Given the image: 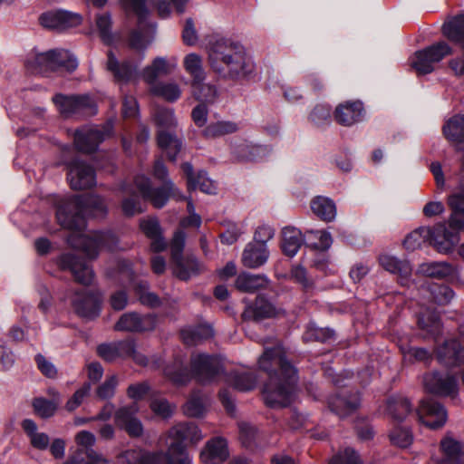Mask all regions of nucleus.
<instances>
[{
	"label": "nucleus",
	"mask_w": 464,
	"mask_h": 464,
	"mask_svg": "<svg viewBox=\"0 0 464 464\" xmlns=\"http://www.w3.org/2000/svg\"><path fill=\"white\" fill-rule=\"evenodd\" d=\"M107 208L103 199L96 195H83L63 199L56 211L60 225L72 233L68 237V243L74 248H82L91 259L96 258L102 249L114 250L118 239L110 232H93L82 234L85 227V214L103 217Z\"/></svg>",
	"instance_id": "f257e3e1"
},
{
	"label": "nucleus",
	"mask_w": 464,
	"mask_h": 464,
	"mask_svg": "<svg viewBox=\"0 0 464 464\" xmlns=\"http://www.w3.org/2000/svg\"><path fill=\"white\" fill-rule=\"evenodd\" d=\"M271 343L273 347H265L257 362L259 369L268 374L263 395L270 407H285L295 395L296 370L287 361L282 345L277 342Z\"/></svg>",
	"instance_id": "f03ea898"
},
{
	"label": "nucleus",
	"mask_w": 464,
	"mask_h": 464,
	"mask_svg": "<svg viewBox=\"0 0 464 464\" xmlns=\"http://www.w3.org/2000/svg\"><path fill=\"white\" fill-rule=\"evenodd\" d=\"M203 439L199 428L194 422H182L173 426L166 437V453L150 452L141 449L125 450L120 455L121 464H190L185 450L188 444H197Z\"/></svg>",
	"instance_id": "7ed1b4c3"
},
{
	"label": "nucleus",
	"mask_w": 464,
	"mask_h": 464,
	"mask_svg": "<svg viewBox=\"0 0 464 464\" xmlns=\"http://www.w3.org/2000/svg\"><path fill=\"white\" fill-rule=\"evenodd\" d=\"M208 63L216 73L231 80L247 79L256 68L244 46L228 39H219L212 44Z\"/></svg>",
	"instance_id": "20e7f679"
},
{
	"label": "nucleus",
	"mask_w": 464,
	"mask_h": 464,
	"mask_svg": "<svg viewBox=\"0 0 464 464\" xmlns=\"http://www.w3.org/2000/svg\"><path fill=\"white\" fill-rule=\"evenodd\" d=\"M153 3V0H121L123 8L138 17V28L130 37V47L138 51H143L150 44L155 32V25L146 22L149 6Z\"/></svg>",
	"instance_id": "39448f33"
},
{
	"label": "nucleus",
	"mask_w": 464,
	"mask_h": 464,
	"mask_svg": "<svg viewBox=\"0 0 464 464\" xmlns=\"http://www.w3.org/2000/svg\"><path fill=\"white\" fill-rule=\"evenodd\" d=\"M25 65L34 73H47L59 69L72 72L78 67V61L69 51L60 49L32 54Z\"/></svg>",
	"instance_id": "423d86ee"
},
{
	"label": "nucleus",
	"mask_w": 464,
	"mask_h": 464,
	"mask_svg": "<svg viewBox=\"0 0 464 464\" xmlns=\"http://www.w3.org/2000/svg\"><path fill=\"white\" fill-rule=\"evenodd\" d=\"M154 121L160 129L157 138L159 147L166 152L169 160H176L182 142L175 135L166 131L177 125L174 111L170 109L159 108L154 112Z\"/></svg>",
	"instance_id": "0eeeda50"
},
{
	"label": "nucleus",
	"mask_w": 464,
	"mask_h": 464,
	"mask_svg": "<svg viewBox=\"0 0 464 464\" xmlns=\"http://www.w3.org/2000/svg\"><path fill=\"white\" fill-rule=\"evenodd\" d=\"M134 185L142 197L150 200L157 208L164 207L169 198L178 201L185 199V196L171 180H167L161 188L152 189L150 179L144 175H139L135 178Z\"/></svg>",
	"instance_id": "6e6552de"
},
{
	"label": "nucleus",
	"mask_w": 464,
	"mask_h": 464,
	"mask_svg": "<svg viewBox=\"0 0 464 464\" xmlns=\"http://www.w3.org/2000/svg\"><path fill=\"white\" fill-rule=\"evenodd\" d=\"M184 246L185 234L182 231L176 232L170 244L171 256L175 263L174 274L182 280H188L201 271V265L194 257L183 259Z\"/></svg>",
	"instance_id": "1a4fd4ad"
},
{
	"label": "nucleus",
	"mask_w": 464,
	"mask_h": 464,
	"mask_svg": "<svg viewBox=\"0 0 464 464\" xmlns=\"http://www.w3.org/2000/svg\"><path fill=\"white\" fill-rule=\"evenodd\" d=\"M112 123L108 121L103 126H85L76 130L74 144L78 150L91 153L99 144L112 134Z\"/></svg>",
	"instance_id": "9d476101"
},
{
	"label": "nucleus",
	"mask_w": 464,
	"mask_h": 464,
	"mask_svg": "<svg viewBox=\"0 0 464 464\" xmlns=\"http://www.w3.org/2000/svg\"><path fill=\"white\" fill-rule=\"evenodd\" d=\"M190 363L195 377L203 384L215 382L223 372L221 360L216 355L194 354L191 356Z\"/></svg>",
	"instance_id": "9b49d317"
},
{
	"label": "nucleus",
	"mask_w": 464,
	"mask_h": 464,
	"mask_svg": "<svg viewBox=\"0 0 464 464\" xmlns=\"http://www.w3.org/2000/svg\"><path fill=\"white\" fill-rule=\"evenodd\" d=\"M76 443L84 448L79 450L63 464H108V461L91 448L95 444L96 438L88 430H82L75 435Z\"/></svg>",
	"instance_id": "f8f14e48"
},
{
	"label": "nucleus",
	"mask_w": 464,
	"mask_h": 464,
	"mask_svg": "<svg viewBox=\"0 0 464 464\" xmlns=\"http://www.w3.org/2000/svg\"><path fill=\"white\" fill-rule=\"evenodd\" d=\"M53 101L64 117L77 114L91 115L95 112L94 102L87 94L79 96L57 94Z\"/></svg>",
	"instance_id": "ddd939ff"
},
{
	"label": "nucleus",
	"mask_w": 464,
	"mask_h": 464,
	"mask_svg": "<svg viewBox=\"0 0 464 464\" xmlns=\"http://www.w3.org/2000/svg\"><path fill=\"white\" fill-rule=\"evenodd\" d=\"M121 280L134 289L140 302L150 307H157L160 304V298L149 291V285L146 281L137 280L130 265L124 264L120 269Z\"/></svg>",
	"instance_id": "4468645a"
},
{
	"label": "nucleus",
	"mask_w": 464,
	"mask_h": 464,
	"mask_svg": "<svg viewBox=\"0 0 464 464\" xmlns=\"http://www.w3.org/2000/svg\"><path fill=\"white\" fill-rule=\"evenodd\" d=\"M157 326V317L148 314L140 315L135 312L123 314L114 325L116 331L121 332H150Z\"/></svg>",
	"instance_id": "2eb2a0df"
},
{
	"label": "nucleus",
	"mask_w": 464,
	"mask_h": 464,
	"mask_svg": "<svg viewBox=\"0 0 464 464\" xmlns=\"http://www.w3.org/2000/svg\"><path fill=\"white\" fill-rule=\"evenodd\" d=\"M40 24L49 29L65 30L78 26L82 18L77 13L66 10H50L42 14L39 17Z\"/></svg>",
	"instance_id": "dca6fc26"
},
{
	"label": "nucleus",
	"mask_w": 464,
	"mask_h": 464,
	"mask_svg": "<svg viewBox=\"0 0 464 464\" xmlns=\"http://www.w3.org/2000/svg\"><path fill=\"white\" fill-rule=\"evenodd\" d=\"M449 230L444 223L437 224L431 230V234L429 237V242L440 253L450 252L459 242V232L461 229L453 227L449 220Z\"/></svg>",
	"instance_id": "f3484780"
},
{
	"label": "nucleus",
	"mask_w": 464,
	"mask_h": 464,
	"mask_svg": "<svg viewBox=\"0 0 464 464\" xmlns=\"http://www.w3.org/2000/svg\"><path fill=\"white\" fill-rule=\"evenodd\" d=\"M144 58V54L139 55L137 62L130 60L119 63L112 52L108 53L107 69L113 74L115 80L121 82H135L139 78V64Z\"/></svg>",
	"instance_id": "a211bd4d"
},
{
	"label": "nucleus",
	"mask_w": 464,
	"mask_h": 464,
	"mask_svg": "<svg viewBox=\"0 0 464 464\" xmlns=\"http://www.w3.org/2000/svg\"><path fill=\"white\" fill-rule=\"evenodd\" d=\"M423 383L430 393L452 397L458 393L457 379L450 373H428L423 378Z\"/></svg>",
	"instance_id": "6ab92c4d"
},
{
	"label": "nucleus",
	"mask_w": 464,
	"mask_h": 464,
	"mask_svg": "<svg viewBox=\"0 0 464 464\" xmlns=\"http://www.w3.org/2000/svg\"><path fill=\"white\" fill-rule=\"evenodd\" d=\"M419 420L430 429L443 426L447 420V411L442 405L432 400H423L417 410Z\"/></svg>",
	"instance_id": "aec40b11"
},
{
	"label": "nucleus",
	"mask_w": 464,
	"mask_h": 464,
	"mask_svg": "<svg viewBox=\"0 0 464 464\" xmlns=\"http://www.w3.org/2000/svg\"><path fill=\"white\" fill-rule=\"evenodd\" d=\"M71 304L78 315L92 319L100 314L101 297L85 291L75 292L71 296Z\"/></svg>",
	"instance_id": "412c9836"
},
{
	"label": "nucleus",
	"mask_w": 464,
	"mask_h": 464,
	"mask_svg": "<svg viewBox=\"0 0 464 464\" xmlns=\"http://www.w3.org/2000/svg\"><path fill=\"white\" fill-rule=\"evenodd\" d=\"M284 314L281 308L263 296H257L253 304H247L242 314L245 321H260L273 318Z\"/></svg>",
	"instance_id": "4be33fe9"
},
{
	"label": "nucleus",
	"mask_w": 464,
	"mask_h": 464,
	"mask_svg": "<svg viewBox=\"0 0 464 464\" xmlns=\"http://www.w3.org/2000/svg\"><path fill=\"white\" fill-rule=\"evenodd\" d=\"M68 179L73 189H85L95 184V173L90 165L76 160L70 165Z\"/></svg>",
	"instance_id": "5701e85b"
},
{
	"label": "nucleus",
	"mask_w": 464,
	"mask_h": 464,
	"mask_svg": "<svg viewBox=\"0 0 464 464\" xmlns=\"http://www.w3.org/2000/svg\"><path fill=\"white\" fill-rule=\"evenodd\" d=\"M60 263L63 269L72 272L78 283L88 285L92 282L93 270L82 258L72 254H65L62 256Z\"/></svg>",
	"instance_id": "b1692460"
},
{
	"label": "nucleus",
	"mask_w": 464,
	"mask_h": 464,
	"mask_svg": "<svg viewBox=\"0 0 464 464\" xmlns=\"http://www.w3.org/2000/svg\"><path fill=\"white\" fill-rule=\"evenodd\" d=\"M177 68V60L171 58L168 60L165 57H156L152 63L146 66L142 72L141 76L143 81L150 86L159 82L158 78L170 74Z\"/></svg>",
	"instance_id": "393cba45"
},
{
	"label": "nucleus",
	"mask_w": 464,
	"mask_h": 464,
	"mask_svg": "<svg viewBox=\"0 0 464 464\" xmlns=\"http://www.w3.org/2000/svg\"><path fill=\"white\" fill-rule=\"evenodd\" d=\"M381 266L388 272L396 275L402 285L411 282L412 268L406 260L398 259L391 255H382L379 258Z\"/></svg>",
	"instance_id": "a878e982"
},
{
	"label": "nucleus",
	"mask_w": 464,
	"mask_h": 464,
	"mask_svg": "<svg viewBox=\"0 0 464 464\" xmlns=\"http://www.w3.org/2000/svg\"><path fill=\"white\" fill-rule=\"evenodd\" d=\"M449 206L452 209L450 224L457 229L464 228V176L460 179L458 187L449 197Z\"/></svg>",
	"instance_id": "bb28decb"
},
{
	"label": "nucleus",
	"mask_w": 464,
	"mask_h": 464,
	"mask_svg": "<svg viewBox=\"0 0 464 464\" xmlns=\"http://www.w3.org/2000/svg\"><path fill=\"white\" fill-rule=\"evenodd\" d=\"M182 169L186 174L188 188L189 190L199 189L206 194H215L217 188L214 182L208 178L207 173L198 171L197 174L193 172L192 165L188 162L182 164Z\"/></svg>",
	"instance_id": "cd10ccee"
},
{
	"label": "nucleus",
	"mask_w": 464,
	"mask_h": 464,
	"mask_svg": "<svg viewBox=\"0 0 464 464\" xmlns=\"http://www.w3.org/2000/svg\"><path fill=\"white\" fill-rule=\"evenodd\" d=\"M335 120L342 125L351 126L363 117V106L361 102H346L335 109Z\"/></svg>",
	"instance_id": "c85d7f7f"
},
{
	"label": "nucleus",
	"mask_w": 464,
	"mask_h": 464,
	"mask_svg": "<svg viewBox=\"0 0 464 464\" xmlns=\"http://www.w3.org/2000/svg\"><path fill=\"white\" fill-rule=\"evenodd\" d=\"M228 457L227 441L221 438L210 440L201 451L200 458L205 464H218Z\"/></svg>",
	"instance_id": "c756f323"
},
{
	"label": "nucleus",
	"mask_w": 464,
	"mask_h": 464,
	"mask_svg": "<svg viewBox=\"0 0 464 464\" xmlns=\"http://www.w3.org/2000/svg\"><path fill=\"white\" fill-rule=\"evenodd\" d=\"M269 257L267 246L248 243L242 253V263L248 268H257L266 263Z\"/></svg>",
	"instance_id": "7c9ffc66"
},
{
	"label": "nucleus",
	"mask_w": 464,
	"mask_h": 464,
	"mask_svg": "<svg viewBox=\"0 0 464 464\" xmlns=\"http://www.w3.org/2000/svg\"><path fill=\"white\" fill-rule=\"evenodd\" d=\"M443 459L436 464H464V445L451 437H446L440 441Z\"/></svg>",
	"instance_id": "2f4dec72"
},
{
	"label": "nucleus",
	"mask_w": 464,
	"mask_h": 464,
	"mask_svg": "<svg viewBox=\"0 0 464 464\" xmlns=\"http://www.w3.org/2000/svg\"><path fill=\"white\" fill-rule=\"evenodd\" d=\"M98 354L105 361L112 362L133 353V342L125 340L111 343H102L97 348Z\"/></svg>",
	"instance_id": "473e14b6"
},
{
	"label": "nucleus",
	"mask_w": 464,
	"mask_h": 464,
	"mask_svg": "<svg viewBox=\"0 0 464 464\" xmlns=\"http://www.w3.org/2000/svg\"><path fill=\"white\" fill-rule=\"evenodd\" d=\"M360 404V397L358 393H351L349 395L333 396L328 401L329 408L340 418H343L355 411Z\"/></svg>",
	"instance_id": "72a5a7b5"
},
{
	"label": "nucleus",
	"mask_w": 464,
	"mask_h": 464,
	"mask_svg": "<svg viewBox=\"0 0 464 464\" xmlns=\"http://www.w3.org/2000/svg\"><path fill=\"white\" fill-rule=\"evenodd\" d=\"M142 232L151 240L150 248L154 252L163 251L167 243L161 237V229L156 218L142 219L140 223Z\"/></svg>",
	"instance_id": "f704fd0d"
},
{
	"label": "nucleus",
	"mask_w": 464,
	"mask_h": 464,
	"mask_svg": "<svg viewBox=\"0 0 464 464\" xmlns=\"http://www.w3.org/2000/svg\"><path fill=\"white\" fill-rule=\"evenodd\" d=\"M304 241L302 232L293 227H286L282 230V251L285 256H295Z\"/></svg>",
	"instance_id": "c9c22d12"
},
{
	"label": "nucleus",
	"mask_w": 464,
	"mask_h": 464,
	"mask_svg": "<svg viewBox=\"0 0 464 464\" xmlns=\"http://www.w3.org/2000/svg\"><path fill=\"white\" fill-rule=\"evenodd\" d=\"M21 427L29 439L30 444L34 449L45 450L49 448L50 438L48 434L40 432L37 424L31 419H25L22 421Z\"/></svg>",
	"instance_id": "e433bc0d"
},
{
	"label": "nucleus",
	"mask_w": 464,
	"mask_h": 464,
	"mask_svg": "<svg viewBox=\"0 0 464 464\" xmlns=\"http://www.w3.org/2000/svg\"><path fill=\"white\" fill-rule=\"evenodd\" d=\"M165 377L176 385H183L190 380V372L185 366L184 360L177 357L163 370Z\"/></svg>",
	"instance_id": "4c0bfd02"
},
{
	"label": "nucleus",
	"mask_w": 464,
	"mask_h": 464,
	"mask_svg": "<svg viewBox=\"0 0 464 464\" xmlns=\"http://www.w3.org/2000/svg\"><path fill=\"white\" fill-rule=\"evenodd\" d=\"M311 208L314 215L324 221L331 222L335 219L336 205L327 197L318 196L311 201Z\"/></svg>",
	"instance_id": "58836bf2"
},
{
	"label": "nucleus",
	"mask_w": 464,
	"mask_h": 464,
	"mask_svg": "<svg viewBox=\"0 0 464 464\" xmlns=\"http://www.w3.org/2000/svg\"><path fill=\"white\" fill-rule=\"evenodd\" d=\"M268 279L264 275L242 273L237 277L235 285L239 291L253 293L266 287Z\"/></svg>",
	"instance_id": "ea45409f"
},
{
	"label": "nucleus",
	"mask_w": 464,
	"mask_h": 464,
	"mask_svg": "<svg viewBox=\"0 0 464 464\" xmlns=\"http://www.w3.org/2000/svg\"><path fill=\"white\" fill-rule=\"evenodd\" d=\"M417 273L434 278H445L455 273V268L447 262H425L419 266Z\"/></svg>",
	"instance_id": "a19ab883"
},
{
	"label": "nucleus",
	"mask_w": 464,
	"mask_h": 464,
	"mask_svg": "<svg viewBox=\"0 0 464 464\" xmlns=\"http://www.w3.org/2000/svg\"><path fill=\"white\" fill-rule=\"evenodd\" d=\"M151 95L160 97L169 102H174L181 96V89L174 82H159L149 86Z\"/></svg>",
	"instance_id": "79ce46f5"
},
{
	"label": "nucleus",
	"mask_w": 464,
	"mask_h": 464,
	"mask_svg": "<svg viewBox=\"0 0 464 464\" xmlns=\"http://www.w3.org/2000/svg\"><path fill=\"white\" fill-rule=\"evenodd\" d=\"M121 191L123 196L121 209L124 215L131 217L143 211L139 197L134 193L131 185H122Z\"/></svg>",
	"instance_id": "37998d69"
},
{
	"label": "nucleus",
	"mask_w": 464,
	"mask_h": 464,
	"mask_svg": "<svg viewBox=\"0 0 464 464\" xmlns=\"http://www.w3.org/2000/svg\"><path fill=\"white\" fill-rule=\"evenodd\" d=\"M445 137L457 145L464 142V115H455L443 126Z\"/></svg>",
	"instance_id": "c03bdc74"
},
{
	"label": "nucleus",
	"mask_w": 464,
	"mask_h": 464,
	"mask_svg": "<svg viewBox=\"0 0 464 464\" xmlns=\"http://www.w3.org/2000/svg\"><path fill=\"white\" fill-rule=\"evenodd\" d=\"M439 360L450 366L459 365L463 362L464 349L459 348L455 341L445 343V346L438 352Z\"/></svg>",
	"instance_id": "a18cd8bd"
},
{
	"label": "nucleus",
	"mask_w": 464,
	"mask_h": 464,
	"mask_svg": "<svg viewBox=\"0 0 464 464\" xmlns=\"http://www.w3.org/2000/svg\"><path fill=\"white\" fill-rule=\"evenodd\" d=\"M238 125L232 121H218L208 124L202 131L207 139L219 138L224 135L232 134L238 130Z\"/></svg>",
	"instance_id": "49530a36"
},
{
	"label": "nucleus",
	"mask_w": 464,
	"mask_h": 464,
	"mask_svg": "<svg viewBox=\"0 0 464 464\" xmlns=\"http://www.w3.org/2000/svg\"><path fill=\"white\" fill-rule=\"evenodd\" d=\"M213 329L208 324H201L195 328H186L181 331V337L187 345H196L203 340L213 336Z\"/></svg>",
	"instance_id": "de8ad7c7"
},
{
	"label": "nucleus",
	"mask_w": 464,
	"mask_h": 464,
	"mask_svg": "<svg viewBox=\"0 0 464 464\" xmlns=\"http://www.w3.org/2000/svg\"><path fill=\"white\" fill-rule=\"evenodd\" d=\"M226 382L236 390L247 392L256 385V377L250 372H234L226 376Z\"/></svg>",
	"instance_id": "09e8293b"
},
{
	"label": "nucleus",
	"mask_w": 464,
	"mask_h": 464,
	"mask_svg": "<svg viewBox=\"0 0 464 464\" xmlns=\"http://www.w3.org/2000/svg\"><path fill=\"white\" fill-rule=\"evenodd\" d=\"M388 414L395 420H403L411 412V403L403 397L398 396L388 400Z\"/></svg>",
	"instance_id": "8fccbe9b"
},
{
	"label": "nucleus",
	"mask_w": 464,
	"mask_h": 464,
	"mask_svg": "<svg viewBox=\"0 0 464 464\" xmlns=\"http://www.w3.org/2000/svg\"><path fill=\"white\" fill-rule=\"evenodd\" d=\"M304 237L314 249L326 251L333 244L332 235L326 230H308Z\"/></svg>",
	"instance_id": "3c124183"
},
{
	"label": "nucleus",
	"mask_w": 464,
	"mask_h": 464,
	"mask_svg": "<svg viewBox=\"0 0 464 464\" xmlns=\"http://www.w3.org/2000/svg\"><path fill=\"white\" fill-rule=\"evenodd\" d=\"M140 407L137 402L119 407L114 413V422L119 429L124 428L137 418Z\"/></svg>",
	"instance_id": "603ef678"
},
{
	"label": "nucleus",
	"mask_w": 464,
	"mask_h": 464,
	"mask_svg": "<svg viewBox=\"0 0 464 464\" xmlns=\"http://www.w3.org/2000/svg\"><path fill=\"white\" fill-rule=\"evenodd\" d=\"M192 92L198 101L205 103H214L218 96L215 85L204 83L203 82H192Z\"/></svg>",
	"instance_id": "864d4df0"
},
{
	"label": "nucleus",
	"mask_w": 464,
	"mask_h": 464,
	"mask_svg": "<svg viewBox=\"0 0 464 464\" xmlns=\"http://www.w3.org/2000/svg\"><path fill=\"white\" fill-rule=\"evenodd\" d=\"M184 68L192 76V82H199L205 80L202 59L197 53H192L185 56Z\"/></svg>",
	"instance_id": "5fc2aeb1"
},
{
	"label": "nucleus",
	"mask_w": 464,
	"mask_h": 464,
	"mask_svg": "<svg viewBox=\"0 0 464 464\" xmlns=\"http://www.w3.org/2000/svg\"><path fill=\"white\" fill-rule=\"evenodd\" d=\"M431 229L429 227H420L411 232L403 241V245L407 250L414 251L420 248L423 243L429 241Z\"/></svg>",
	"instance_id": "6e6d98bb"
},
{
	"label": "nucleus",
	"mask_w": 464,
	"mask_h": 464,
	"mask_svg": "<svg viewBox=\"0 0 464 464\" xmlns=\"http://www.w3.org/2000/svg\"><path fill=\"white\" fill-rule=\"evenodd\" d=\"M411 67L419 74H427L434 70L433 63L425 49L417 51L410 59Z\"/></svg>",
	"instance_id": "4d7b16f0"
},
{
	"label": "nucleus",
	"mask_w": 464,
	"mask_h": 464,
	"mask_svg": "<svg viewBox=\"0 0 464 464\" xmlns=\"http://www.w3.org/2000/svg\"><path fill=\"white\" fill-rule=\"evenodd\" d=\"M334 335V332L329 328H318L314 324L307 327L303 335L305 342L319 341L326 342Z\"/></svg>",
	"instance_id": "13d9d810"
},
{
	"label": "nucleus",
	"mask_w": 464,
	"mask_h": 464,
	"mask_svg": "<svg viewBox=\"0 0 464 464\" xmlns=\"http://www.w3.org/2000/svg\"><path fill=\"white\" fill-rule=\"evenodd\" d=\"M33 407L37 415L47 419L52 417L58 409L57 402H52L44 398H35L33 401Z\"/></svg>",
	"instance_id": "bf43d9fd"
},
{
	"label": "nucleus",
	"mask_w": 464,
	"mask_h": 464,
	"mask_svg": "<svg viewBox=\"0 0 464 464\" xmlns=\"http://www.w3.org/2000/svg\"><path fill=\"white\" fill-rule=\"evenodd\" d=\"M206 411V405L202 397L193 394L184 405V412L189 417H200Z\"/></svg>",
	"instance_id": "052dcab7"
},
{
	"label": "nucleus",
	"mask_w": 464,
	"mask_h": 464,
	"mask_svg": "<svg viewBox=\"0 0 464 464\" xmlns=\"http://www.w3.org/2000/svg\"><path fill=\"white\" fill-rule=\"evenodd\" d=\"M151 411L162 419H168L172 416L175 411V405L170 404L164 398H156L150 402Z\"/></svg>",
	"instance_id": "680f3d73"
},
{
	"label": "nucleus",
	"mask_w": 464,
	"mask_h": 464,
	"mask_svg": "<svg viewBox=\"0 0 464 464\" xmlns=\"http://www.w3.org/2000/svg\"><path fill=\"white\" fill-rule=\"evenodd\" d=\"M432 299L439 304H447L454 297V292L445 285H435L430 289Z\"/></svg>",
	"instance_id": "e2e57ef3"
},
{
	"label": "nucleus",
	"mask_w": 464,
	"mask_h": 464,
	"mask_svg": "<svg viewBox=\"0 0 464 464\" xmlns=\"http://www.w3.org/2000/svg\"><path fill=\"white\" fill-rule=\"evenodd\" d=\"M390 439L393 444L401 448L410 446L413 440L411 432L402 427H395L390 434Z\"/></svg>",
	"instance_id": "0e129e2a"
},
{
	"label": "nucleus",
	"mask_w": 464,
	"mask_h": 464,
	"mask_svg": "<svg viewBox=\"0 0 464 464\" xmlns=\"http://www.w3.org/2000/svg\"><path fill=\"white\" fill-rule=\"evenodd\" d=\"M91 389L92 387L89 382L84 383L67 401L65 404V409L69 411H73L74 410H76L83 402L85 398L90 394Z\"/></svg>",
	"instance_id": "69168bd1"
},
{
	"label": "nucleus",
	"mask_w": 464,
	"mask_h": 464,
	"mask_svg": "<svg viewBox=\"0 0 464 464\" xmlns=\"http://www.w3.org/2000/svg\"><path fill=\"white\" fill-rule=\"evenodd\" d=\"M419 325L432 335H438L440 333V321L437 314H422L419 320Z\"/></svg>",
	"instance_id": "338daca9"
},
{
	"label": "nucleus",
	"mask_w": 464,
	"mask_h": 464,
	"mask_svg": "<svg viewBox=\"0 0 464 464\" xmlns=\"http://www.w3.org/2000/svg\"><path fill=\"white\" fill-rule=\"evenodd\" d=\"M430 61L433 63L440 62L444 57L450 54L452 50L450 46L445 42H440L425 48Z\"/></svg>",
	"instance_id": "774afa93"
}]
</instances>
